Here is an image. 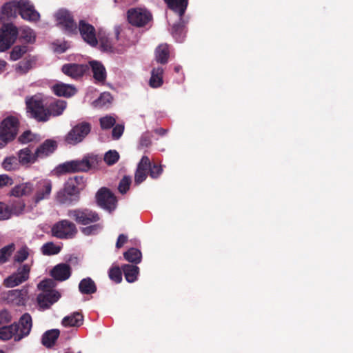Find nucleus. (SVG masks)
I'll use <instances>...</instances> for the list:
<instances>
[{
	"instance_id": "1",
	"label": "nucleus",
	"mask_w": 353,
	"mask_h": 353,
	"mask_svg": "<svg viewBox=\"0 0 353 353\" xmlns=\"http://www.w3.org/2000/svg\"><path fill=\"white\" fill-rule=\"evenodd\" d=\"M102 163L101 158L97 154H87L81 159L65 161L57 167V172L60 174L76 172H88L97 170Z\"/></svg>"
},
{
	"instance_id": "2",
	"label": "nucleus",
	"mask_w": 353,
	"mask_h": 353,
	"mask_svg": "<svg viewBox=\"0 0 353 353\" xmlns=\"http://www.w3.org/2000/svg\"><path fill=\"white\" fill-rule=\"evenodd\" d=\"M86 179L83 176L70 177L63 188L57 192L56 199L60 204L72 205L79 201L80 192L86 187Z\"/></svg>"
},
{
	"instance_id": "3",
	"label": "nucleus",
	"mask_w": 353,
	"mask_h": 353,
	"mask_svg": "<svg viewBox=\"0 0 353 353\" xmlns=\"http://www.w3.org/2000/svg\"><path fill=\"white\" fill-rule=\"evenodd\" d=\"M25 102L28 117L37 122L44 123L48 121L46 98H44L41 94H37L26 97Z\"/></svg>"
},
{
	"instance_id": "4",
	"label": "nucleus",
	"mask_w": 353,
	"mask_h": 353,
	"mask_svg": "<svg viewBox=\"0 0 353 353\" xmlns=\"http://www.w3.org/2000/svg\"><path fill=\"white\" fill-rule=\"evenodd\" d=\"M19 121L14 116L6 117L0 124V148L13 141L19 131Z\"/></svg>"
},
{
	"instance_id": "5",
	"label": "nucleus",
	"mask_w": 353,
	"mask_h": 353,
	"mask_svg": "<svg viewBox=\"0 0 353 353\" xmlns=\"http://www.w3.org/2000/svg\"><path fill=\"white\" fill-rule=\"evenodd\" d=\"M67 215L77 223L83 225L95 223L101 219L98 212L86 208L69 210Z\"/></svg>"
},
{
	"instance_id": "6",
	"label": "nucleus",
	"mask_w": 353,
	"mask_h": 353,
	"mask_svg": "<svg viewBox=\"0 0 353 353\" xmlns=\"http://www.w3.org/2000/svg\"><path fill=\"white\" fill-rule=\"evenodd\" d=\"M18 35V28L13 23H3L0 28V52L9 50L16 42Z\"/></svg>"
},
{
	"instance_id": "7",
	"label": "nucleus",
	"mask_w": 353,
	"mask_h": 353,
	"mask_svg": "<svg viewBox=\"0 0 353 353\" xmlns=\"http://www.w3.org/2000/svg\"><path fill=\"white\" fill-rule=\"evenodd\" d=\"M57 26L68 35L77 34V24L74 20L72 14L65 9L59 10L55 13Z\"/></svg>"
},
{
	"instance_id": "8",
	"label": "nucleus",
	"mask_w": 353,
	"mask_h": 353,
	"mask_svg": "<svg viewBox=\"0 0 353 353\" xmlns=\"http://www.w3.org/2000/svg\"><path fill=\"white\" fill-rule=\"evenodd\" d=\"M51 232L52 236L57 239H69L75 236L77 228L73 222L68 219H63L52 225Z\"/></svg>"
},
{
	"instance_id": "9",
	"label": "nucleus",
	"mask_w": 353,
	"mask_h": 353,
	"mask_svg": "<svg viewBox=\"0 0 353 353\" xmlns=\"http://www.w3.org/2000/svg\"><path fill=\"white\" fill-rule=\"evenodd\" d=\"M91 125L88 122H81L75 125L64 137L65 143L77 145L81 143L90 132Z\"/></svg>"
},
{
	"instance_id": "10",
	"label": "nucleus",
	"mask_w": 353,
	"mask_h": 353,
	"mask_svg": "<svg viewBox=\"0 0 353 353\" xmlns=\"http://www.w3.org/2000/svg\"><path fill=\"white\" fill-rule=\"evenodd\" d=\"M96 201L99 207L110 212L114 210L117 208V197L110 189L105 187L101 188L97 191L96 194Z\"/></svg>"
},
{
	"instance_id": "11",
	"label": "nucleus",
	"mask_w": 353,
	"mask_h": 353,
	"mask_svg": "<svg viewBox=\"0 0 353 353\" xmlns=\"http://www.w3.org/2000/svg\"><path fill=\"white\" fill-rule=\"evenodd\" d=\"M34 195L32 201L35 205L38 204L43 200L50 198L52 184V181L47 179H43L39 181L33 182Z\"/></svg>"
},
{
	"instance_id": "12",
	"label": "nucleus",
	"mask_w": 353,
	"mask_h": 353,
	"mask_svg": "<svg viewBox=\"0 0 353 353\" xmlns=\"http://www.w3.org/2000/svg\"><path fill=\"white\" fill-rule=\"evenodd\" d=\"M30 272V265L23 264L17 269L16 272L4 279L3 285L6 288H13L20 285L29 279Z\"/></svg>"
},
{
	"instance_id": "13",
	"label": "nucleus",
	"mask_w": 353,
	"mask_h": 353,
	"mask_svg": "<svg viewBox=\"0 0 353 353\" xmlns=\"http://www.w3.org/2000/svg\"><path fill=\"white\" fill-rule=\"evenodd\" d=\"M151 19L152 14L146 10L134 8L128 11V20L134 26L143 27Z\"/></svg>"
},
{
	"instance_id": "14",
	"label": "nucleus",
	"mask_w": 353,
	"mask_h": 353,
	"mask_svg": "<svg viewBox=\"0 0 353 353\" xmlns=\"http://www.w3.org/2000/svg\"><path fill=\"white\" fill-rule=\"evenodd\" d=\"M78 31L85 42L92 47L97 46L98 40L96 37V30L92 25L88 23L85 20H80L77 26Z\"/></svg>"
},
{
	"instance_id": "15",
	"label": "nucleus",
	"mask_w": 353,
	"mask_h": 353,
	"mask_svg": "<svg viewBox=\"0 0 353 353\" xmlns=\"http://www.w3.org/2000/svg\"><path fill=\"white\" fill-rule=\"evenodd\" d=\"M19 14L26 20L30 21H37L40 18L39 13L34 9V7L28 0H20Z\"/></svg>"
},
{
	"instance_id": "16",
	"label": "nucleus",
	"mask_w": 353,
	"mask_h": 353,
	"mask_svg": "<svg viewBox=\"0 0 353 353\" xmlns=\"http://www.w3.org/2000/svg\"><path fill=\"white\" fill-rule=\"evenodd\" d=\"M60 297L61 294L58 291H48L39 294L37 301L41 308L47 310L54 303L57 302Z\"/></svg>"
},
{
	"instance_id": "17",
	"label": "nucleus",
	"mask_w": 353,
	"mask_h": 353,
	"mask_svg": "<svg viewBox=\"0 0 353 353\" xmlns=\"http://www.w3.org/2000/svg\"><path fill=\"white\" fill-rule=\"evenodd\" d=\"M89 66L86 64L66 63L62 66L61 71L72 79H78L88 71Z\"/></svg>"
},
{
	"instance_id": "18",
	"label": "nucleus",
	"mask_w": 353,
	"mask_h": 353,
	"mask_svg": "<svg viewBox=\"0 0 353 353\" xmlns=\"http://www.w3.org/2000/svg\"><path fill=\"white\" fill-rule=\"evenodd\" d=\"M46 105L49 121L51 117H58L63 114L67 107V102L64 100L53 98L50 100L46 99Z\"/></svg>"
},
{
	"instance_id": "19",
	"label": "nucleus",
	"mask_w": 353,
	"mask_h": 353,
	"mask_svg": "<svg viewBox=\"0 0 353 353\" xmlns=\"http://www.w3.org/2000/svg\"><path fill=\"white\" fill-rule=\"evenodd\" d=\"M150 165V161L147 156H143L138 163L134 174V183L139 185L143 182L149 174L148 169Z\"/></svg>"
},
{
	"instance_id": "20",
	"label": "nucleus",
	"mask_w": 353,
	"mask_h": 353,
	"mask_svg": "<svg viewBox=\"0 0 353 353\" xmlns=\"http://www.w3.org/2000/svg\"><path fill=\"white\" fill-rule=\"evenodd\" d=\"M57 148V143L52 139H46L35 150L36 157L43 159L52 154Z\"/></svg>"
},
{
	"instance_id": "21",
	"label": "nucleus",
	"mask_w": 353,
	"mask_h": 353,
	"mask_svg": "<svg viewBox=\"0 0 353 353\" xmlns=\"http://www.w3.org/2000/svg\"><path fill=\"white\" fill-rule=\"evenodd\" d=\"M50 275L56 281H65L71 275V268L68 264L59 263L52 268Z\"/></svg>"
},
{
	"instance_id": "22",
	"label": "nucleus",
	"mask_w": 353,
	"mask_h": 353,
	"mask_svg": "<svg viewBox=\"0 0 353 353\" xmlns=\"http://www.w3.org/2000/svg\"><path fill=\"white\" fill-rule=\"evenodd\" d=\"M17 324L19 326V334L16 335L15 341H18L29 334L32 325L31 316L28 313L24 314Z\"/></svg>"
},
{
	"instance_id": "23",
	"label": "nucleus",
	"mask_w": 353,
	"mask_h": 353,
	"mask_svg": "<svg viewBox=\"0 0 353 353\" xmlns=\"http://www.w3.org/2000/svg\"><path fill=\"white\" fill-rule=\"evenodd\" d=\"M25 208V204L23 202H18L12 205L11 208L4 203L0 202V220H6L10 217L12 213L18 214L21 213Z\"/></svg>"
},
{
	"instance_id": "24",
	"label": "nucleus",
	"mask_w": 353,
	"mask_h": 353,
	"mask_svg": "<svg viewBox=\"0 0 353 353\" xmlns=\"http://www.w3.org/2000/svg\"><path fill=\"white\" fill-rule=\"evenodd\" d=\"M52 90L55 95L66 98L74 96L77 92L74 85L62 82L57 83L52 85Z\"/></svg>"
},
{
	"instance_id": "25",
	"label": "nucleus",
	"mask_w": 353,
	"mask_h": 353,
	"mask_svg": "<svg viewBox=\"0 0 353 353\" xmlns=\"http://www.w3.org/2000/svg\"><path fill=\"white\" fill-rule=\"evenodd\" d=\"M34 192L32 181H28L15 185L10 192V196L21 197L30 195Z\"/></svg>"
},
{
	"instance_id": "26",
	"label": "nucleus",
	"mask_w": 353,
	"mask_h": 353,
	"mask_svg": "<svg viewBox=\"0 0 353 353\" xmlns=\"http://www.w3.org/2000/svg\"><path fill=\"white\" fill-rule=\"evenodd\" d=\"M89 65L92 69L94 80L98 83H103L107 77L103 65L98 61H90Z\"/></svg>"
},
{
	"instance_id": "27",
	"label": "nucleus",
	"mask_w": 353,
	"mask_h": 353,
	"mask_svg": "<svg viewBox=\"0 0 353 353\" xmlns=\"http://www.w3.org/2000/svg\"><path fill=\"white\" fill-rule=\"evenodd\" d=\"M18 160L20 164L24 165L34 163L37 161L35 152L32 153L30 146L20 150L17 152Z\"/></svg>"
},
{
	"instance_id": "28",
	"label": "nucleus",
	"mask_w": 353,
	"mask_h": 353,
	"mask_svg": "<svg viewBox=\"0 0 353 353\" xmlns=\"http://www.w3.org/2000/svg\"><path fill=\"white\" fill-rule=\"evenodd\" d=\"M168 8L179 14L180 18L183 16L188 5V0H163Z\"/></svg>"
},
{
	"instance_id": "29",
	"label": "nucleus",
	"mask_w": 353,
	"mask_h": 353,
	"mask_svg": "<svg viewBox=\"0 0 353 353\" xmlns=\"http://www.w3.org/2000/svg\"><path fill=\"white\" fill-rule=\"evenodd\" d=\"M170 49L167 44H160L154 51V59L157 63L164 65L168 61Z\"/></svg>"
},
{
	"instance_id": "30",
	"label": "nucleus",
	"mask_w": 353,
	"mask_h": 353,
	"mask_svg": "<svg viewBox=\"0 0 353 353\" xmlns=\"http://www.w3.org/2000/svg\"><path fill=\"white\" fill-rule=\"evenodd\" d=\"M122 270L125 280L128 283H133L137 280L139 274V268L132 264H125L122 265Z\"/></svg>"
},
{
	"instance_id": "31",
	"label": "nucleus",
	"mask_w": 353,
	"mask_h": 353,
	"mask_svg": "<svg viewBox=\"0 0 353 353\" xmlns=\"http://www.w3.org/2000/svg\"><path fill=\"white\" fill-rule=\"evenodd\" d=\"M163 69L162 67H157L152 69L151 77L149 81V85L152 88L161 87L163 83Z\"/></svg>"
},
{
	"instance_id": "32",
	"label": "nucleus",
	"mask_w": 353,
	"mask_h": 353,
	"mask_svg": "<svg viewBox=\"0 0 353 353\" xmlns=\"http://www.w3.org/2000/svg\"><path fill=\"white\" fill-rule=\"evenodd\" d=\"M83 316L78 312H74L71 315L65 316L62 320V325L65 327H79L83 324Z\"/></svg>"
},
{
	"instance_id": "33",
	"label": "nucleus",
	"mask_w": 353,
	"mask_h": 353,
	"mask_svg": "<svg viewBox=\"0 0 353 353\" xmlns=\"http://www.w3.org/2000/svg\"><path fill=\"white\" fill-rule=\"evenodd\" d=\"M79 290L83 294H91L97 292V286L91 278L87 277L80 281Z\"/></svg>"
},
{
	"instance_id": "34",
	"label": "nucleus",
	"mask_w": 353,
	"mask_h": 353,
	"mask_svg": "<svg viewBox=\"0 0 353 353\" xmlns=\"http://www.w3.org/2000/svg\"><path fill=\"white\" fill-rule=\"evenodd\" d=\"M17 334H19V326L17 323L0 327V339L6 341L13 336L15 339Z\"/></svg>"
},
{
	"instance_id": "35",
	"label": "nucleus",
	"mask_w": 353,
	"mask_h": 353,
	"mask_svg": "<svg viewBox=\"0 0 353 353\" xmlns=\"http://www.w3.org/2000/svg\"><path fill=\"white\" fill-rule=\"evenodd\" d=\"M60 332L57 329L46 331L42 336V344L46 347H52L59 336Z\"/></svg>"
},
{
	"instance_id": "36",
	"label": "nucleus",
	"mask_w": 353,
	"mask_h": 353,
	"mask_svg": "<svg viewBox=\"0 0 353 353\" xmlns=\"http://www.w3.org/2000/svg\"><path fill=\"white\" fill-rule=\"evenodd\" d=\"M36 59L34 57L28 56L23 60L21 61L16 67V71L21 74H26L30 69H32L34 64H35Z\"/></svg>"
},
{
	"instance_id": "37",
	"label": "nucleus",
	"mask_w": 353,
	"mask_h": 353,
	"mask_svg": "<svg viewBox=\"0 0 353 353\" xmlns=\"http://www.w3.org/2000/svg\"><path fill=\"white\" fill-rule=\"evenodd\" d=\"M123 257L132 263L138 264L141 261L142 254L139 250L131 248L123 253Z\"/></svg>"
},
{
	"instance_id": "38",
	"label": "nucleus",
	"mask_w": 353,
	"mask_h": 353,
	"mask_svg": "<svg viewBox=\"0 0 353 353\" xmlns=\"http://www.w3.org/2000/svg\"><path fill=\"white\" fill-rule=\"evenodd\" d=\"M17 10H19V1H9L2 6L1 13L7 17H12L16 15Z\"/></svg>"
},
{
	"instance_id": "39",
	"label": "nucleus",
	"mask_w": 353,
	"mask_h": 353,
	"mask_svg": "<svg viewBox=\"0 0 353 353\" xmlns=\"http://www.w3.org/2000/svg\"><path fill=\"white\" fill-rule=\"evenodd\" d=\"M28 292L26 290H10L8 294V298L12 301H16L19 305L23 304L26 300Z\"/></svg>"
},
{
	"instance_id": "40",
	"label": "nucleus",
	"mask_w": 353,
	"mask_h": 353,
	"mask_svg": "<svg viewBox=\"0 0 353 353\" xmlns=\"http://www.w3.org/2000/svg\"><path fill=\"white\" fill-rule=\"evenodd\" d=\"M112 101V97L108 92H103L100 94L99 97L94 100L92 103L94 107L97 108H102L108 106Z\"/></svg>"
},
{
	"instance_id": "41",
	"label": "nucleus",
	"mask_w": 353,
	"mask_h": 353,
	"mask_svg": "<svg viewBox=\"0 0 353 353\" xmlns=\"http://www.w3.org/2000/svg\"><path fill=\"white\" fill-rule=\"evenodd\" d=\"M28 47L26 45L15 46L10 52V59L17 61L20 59L27 52Z\"/></svg>"
},
{
	"instance_id": "42",
	"label": "nucleus",
	"mask_w": 353,
	"mask_h": 353,
	"mask_svg": "<svg viewBox=\"0 0 353 353\" xmlns=\"http://www.w3.org/2000/svg\"><path fill=\"white\" fill-rule=\"evenodd\" d=\"M14 250V243L9 244L0 249V265L4 264L8 261Z\"/></svg>"
},
{
	"instance_id": "43",
	"label": "nucleus",
	"mask_w": 353,
	"mask_h": 353,
	"mask_svg": "<svg viewBox=\"0 0 353 353\" xmlns=\"http://www.w3.org/2000/svg\"><path fill=\"white\" fill-rule=\"evenodd\" d=\"M61 247L56 245L53 242H48L41 247V252L43 255L50 256L59 253Z\"/></svg>"
},
{
	"instance_id": "44",
	"label": "nucleus",
	"mask_w": 353,
	"mask_h": 353,
	"mask_svg": "<svg viewBox=\"0 0 353 353\" xmlns=\"http://www.w3.org/2000/svg\"><path fill=\"white\" fill-rule=\"evenodd\" d=\"M122 268L119 266H112L108 271V276L110 280L116 283H119L122 281Z\"/></svg>"
},
{
	"instance_id": "45",
	"label": "nucleus",
	"mask_w": 353,
	"mask_h": 353,
	"mask_svg": "<svg viewBox=\"0 0 353 353\" xmlns=\"http://www.w3.org/2000/svg\"><path fill=\"white\" fill-rule=\"evenodd\" d=\"M19 160L16 157H9L4 159L2 165L3 168L8 171L17 170L19 167Z\"/></svg>"
},
{
	"instance_id": "46",
	"label": "nucleus",
	"mask_w": 353,
	"mask_h": 353,
	"mask_svg": "<svg viewBox=\"0 0 353 353\" xmlns=\"http://www.w3.org/2000/svg\"><path fill=\"white\" fill-rule=\"evenodd\" d=\"M103 228V225L101 223H92L89 226L82 228L81 229V232L85 236L96 235Z\"/></svg>"
},
{
	"instance_id": "47",
	"label": "nucleus",
	"mask_w": 353,
	"mask_h": 353,
	"mask_svg": "<svg viewBox=\"0 0 353 353\" xmlns=\"http://www.w3.org/2000/svg\"><path fill=\"white\" fill-rule=\"evenodd\" d=\"M54 280V279H46L43 280L38 284V289L41 290V292L48 291H56L54 290V288L56 285Z\"/></svg>"
},
{
	"instance_id": "48",
	"label": "nucleus",
	"mask_w": 353,
	"mask_h": 353,
	"mask_svg": "<svg viewBox=\"0 0 353 353\" xmlns=\"http://www.w3.org/2000/svg\"><path fill=\"white\" fill-rule=\"evenodd\" d=\"M184 26L181 23H174L171 28L172 36L179 42H181L183 38Z\"/></svg>"
},
{
	"instance_id": "49",
	"label": "nucleus",
	"mask_w": 353,
	"mask_h": 353,
	"mask_svg": "<svg viewBox=\"0 0 353 353\" xmlns=\"http://www.w3.org/2000/svg\"><path fill=\"white\" fill-rule=\"evenodd\" d=\"M119 159V154L116 150H109L105 152L103 160L108 165L115 164Z\"/></svg>"
},
{
	"instance_id": "50",
	"label": "nucleus",
	"mask_w": 353,
	"mask_h": 353,
	"mask_svg": "<svg viewBox=\"0 0 353 353\" xmlns=\"http://www.w3.org/2000/svg\"><path fill=\"white\" fill-rule=\"evenodd\" d=\"M37 137V134L30 130H26L19 137L18 141L22 144H26L36 141Z\"/></svg>"
},
{
	"instance_id": "51",
	"label": "nucleus",
	"mask_w": 353,
	"mask_h": 353,
	"mask_svg": "<svg viewBox=\"0 0 353 353\" xmlns=\"http://www.w3.org/2000/svg\"><path fill=\"white\" fill-rule=\"evenodd\" d=\"M132 180L129 176H124L120 181L118 186L119 192L123 194L129 190Z\"/></svg>"
},
{
	"instance_id": "52",
	"label": "nucleus",
	"mask_w": 353,
	"mask_h": 353,
	"mask_svg": "<svg viewBox=\"0 0 353 353\" xmlns=\"http://www.w3.org/2000/svg\"><path fill=\"white\" fill-rule=\"evenodd\" d=\"M148 172L151 178L157 179L163 172L162 166L155 163L153 164L150 163Z\"/></svg>"
},
{
	"instance_id": "53",
	"label": "nucleus",
	"mask_w": 353,
	"mask_h": 353,
	"mask_svg": "<svg viewBox=\"0 0 353 353\" xmlns=\"http://www.w3.org/2000/svg\"><path fill=\"white\" fill-rule=\"evenodd\" d=\"M28 248L26 246L22 247L14 255V261L19 263H22L28 259Z\"/></svg>"
},
{
	"instance_id": "54",
	"label": "nucleus",
	"mask_w": 353,
	"mask_h": 353,
	"mask_svg": "<svg viewBox=\"0 0 353 353\" xmlns=\"http://www.w3.org/2000/svg\"><path fill=\"white\" fill-rule=\"evenodd\" d=\"M99 121L101 128L105 130L111 128L116 123L114 118L111 116L101 117Z\"/></svg>"
},
{
	"instance_id": "55",
	"label": "nucleus",
	"mask_w": 353,
	"mask_h": 353,
	"mask_svg": "<svg viewBox=\"0 0 353 353\" xmlns=\"http://www.w3.org/2000/svg\"><path fill=\"white\" fill-rule=\"evenodd\" d=\"M100 48L103 52H113V46L108 39L102 38L100 39Z\"/></svg>"
},
{
	"instance_id": "56",
	"label": "nucleus",
	"mask_w": 353,
	"mask_h": 353,
	"mask_svg": "<svg viewBox=\"0 0 353 353\" xmlns=\"http://www.w3.org/2000/svg\"><path fill=\"white\" fill-rule=\"evenodd\" d=\"M152 144L151 136L148 133L142 134L139 140V148H148Z\"/></svg>"
},
{
	"instance_id": "57",
	"label": "nucleus",
	"mask_w": 353,
	"mask_h": 353,
	"mask_svg": "<svg viewBox=\"0 0 353 353\" xmlns=\"http://www.w3.org/2000/svg\"><path fill=\"white\" fill-rule=\"evenodd\" d=\"M13 183V179L8 175L0 174V188L12 185Z\"/></svg>"
},
{
	"instance_id": "58",
	"label": "nucleus",
	"mask_w": 353,
	"mask_h": 353,
	"mask_svg": "<svg viewBox=\"0 0 353 353\" xmlns=\"http://www.w3.org/2000/svg\"><path fill=\"white\" fill-rule=\"evenodd\" d=\"M124 131V126L122 125H116L112 131V138L114 139H119L123 134Z\"/></svg>"
},
{
	"instance_id": "59",
	"label": "nucleus",
	"mask_w": 353,
	"mask_h": 353,
	"mask_svg": "<svg viewBox=\"0 0 353 353\" xmlns=\"http://www.w3.org/2000/svg\"><path fill=\"white\" fill-rule=\"evenodd\" d=\"M22 37L28 43H32L35 40L34 32L31 30H24L22 33Z\"/></svg>"
},
{
	"instance_id": "60",
	"label": "nucleus",
	"mask_w": 353,
	"mask_h": 353,
	"mask_svg": "<svg viewBox=\"0 0 353 353\" xmlns=\"http://www.w3.org/2000/svg\"><path fill=\"white\" fill-rule=\"evenodd\" d=\"M11 321V316L10 313L6 310H1L0 312V325L6 324Z\"/></svg>"
},
{
	"instance_id": "61",
	"label": "nucleus",
	"mask_w": 353,
	"mask_h": 353,
	"mask_svg": "<svg viewBox=\"0 0 353 353\" xmlns=\"http://www.w3.org/2000/svg\"><path fill=\"white\" fill-rule=\"evenodd\" d=\"M128 241V236L123 234H119L116 243V248L119 249Z\"/></svg>"
},
{
	"instance_id": "62",
	"label": "nucleus",
	"mask_w": 353,
	"mask_h": 353,
	"mask_svg": "<svg viewBox=\"0 0 353 353\" xmlns=\"http://www.w3.org/2000/svg\"><path fill=\"white\" fill-rule=\"evenodd\" d=\"M154 132L160 136H164L167 132V130L163 128H159L154 130Z\"/></svg>"
},
{
	"instance_id": "63",
	"label": "nucleus",
	"mask_w": 353,
	"mask_h": 353,
	"mask_svg": "<svg viewBox=\"0 0 353 353\" xmlns=\"http://www.w3.org/2000/svg\"><path fill=\"white\" fill-rule=\"evenodd\" d=\"M7 62L4 60H0V74L2 73L6 68Z\"/></svg>"
},
{
	"instance_id": "64",
	"label": "nucleus",
	"mask_w": 353,
	"mask_h": 353,
	"mask_svg": "<svg viewBox=\"0 0 353 353\" xmlns=\"http://www.w3.org/2000/svg\"><path fill=\"white\" fill-rule=\"evenodd\" d=\"M182 68L180 65H176L174 67V70L176 72H179L181 70Z\"/></svg>"
}]
</instances>
